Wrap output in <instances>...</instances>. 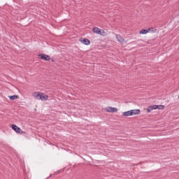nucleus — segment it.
<instances>
[{"instance_id":"1","label":"nucleus","mask_w":179,"mask_h":179,"mask_svg":"<svg viewBox=\"0 0 179 179\" xmlns=\"http://www.w3.org/2000/svg\"><path fill=\"white\" fill-rule=\"evenodd\" d=\"M105 110L106 113H117L118 111L117 108H113L111 106H108Z\"/></svg>"},{"instance_id":"2","label":"nucleus","mask_w":179,"mask_h":179,"mask_svg":"<svg viewBox=\"0 0 179 179\" xmlns=\"http://www.w3.org/2000/svg\"><path fill=\"white\" fill-rule=\"evenodd\" d=\"M38 57H40V58L43 61H50L51 59V57L45 54L38 55Z\"/></svg>"},{"instance_id":"3","label":"nucleus","mask_w":179,"mask_h":179,"mask_svg":"<svg viewBox=\"0 0 179 179\" xmlns=\"http://www.w3.org/2000/svg\"><path fill=\"white\" fill-rule=\"evenodd\" d=\"M93 33H95L96 34H99L100 36H103V32H101V29L99 27H94L92 29Z\"/></svg>"},{"instance_id":"4","label":"nucleus","mask_w":179,"mask_h":179,"mask_svg":"<svg viewBox=\"0 0 179 179\" xmlns=\"http://www.w3.org/2000/svg\"><path fill=\"white\" fill-rule=\"evenodd\" d=\"M116 38L119 43H121V44H124L125 43V39L121 36L120 34H116Z\"/></svg>"},{"instance_id":"5","label":"nucleus","mask_w":179,"mask_h":179,"mask_svg":"<svg viewBox=\"0 0 179 179\" xmlns=\"http://www.w3.org/2000/svg\"><path fill=\"white\" fill-rule=\"evenodd\" d=\"M33 97L36 99V100H40L41 96V92H35L32 94Z\"/></svg>"},{"instance_id":"6","label":"nucleus","mask_w":179,"mask_h":179,"mask_svg":"<svg viewBox=\"0 0 179 179\" xmlns=\"http://www.w3.org/2000/svg\"><path fill=\"white\" fill-rule=\"evenodd\" d=\"M40 100H42V101H45L46 100H48V95H46L45 94L41 92V98Z\"/></svg>"},{"instance_id":"7","label":"nucleus","mask_w":179,"mask_h":179,"mask_svg":"<svg viewBox=\"0 0 179 179\" xmlns=\"http://www.w3.org/2000/svg\"><path fill=\"white\" fill-rule=\"evenodd\" d=\"M80 41L83 44H85V45H90V41L87 38L80 39Z\"/></svg>"},{"instance_id":"8","label":"nucleus","mask_w":179,"mask_h":179,"mask_svg":"<svg viewBox=\"0 0 179 179\" xmlns=\"http://www.w3.org/2000/svg\"><path fill=\"white\" fill-rule=\"evenodd\" d=\"M131 115H138L141 114V110L139 109L131 110Z\"/></svg>"},{"instance_id":"9","label":"nucleus","mask_w":179,"mask_h":179,"mask_svg":"<svg viewBox=\"0 0 179 179\" xmlns=\"http://www.w3.org/2000/svg\"><path fill=\"white\" fill-rule=\"evenodd\" d=\"M12 129H13V131H15V132H16L17 134V132H19V131H20V128L16 124H12Z\"/></svg>"},{"instance_id":"10","label":"nucleus","mask_w":179,"mask_h":179,"mask_svg":"<svg viewBox=\"0 0 179 179\" xmlns=\"http://www.w3.org/2000/svg\"><path fill=\"white\" fill-rule=\"evenodd\" d=\"M122 115H123V117H130L132 115H131V110H128V111L122 113Z\"/></svg>"},{"instance_id":"11","label":"nucleus","mask_w":179,"mask_h":179,"mask_svg":"<svg viewBox=\"0 0 179 179\" xmlns=\"http://www.w3.org/2000/svg\"><path fill=\"white\" fill-rule=\"evenodd\" d=\"M154 107H155V110H163L164 108L163 105H154Z\"/></svg>"},{"instance_id":"12","label":"nucleus","mask_w":179,"mask_h":179,"mask_svg":"<svg viewBox=\"0 0 179 179\" xmlns=\"http://www.w3.org/2000/svg\"><path fill=\"white\" fill-rule=\"evenodd\" d=\"M153 110H156L155 106H149L147 108V113H150V111H153Z\"/></svg>"},{"instance_id":"13","label":"nucleus","mask_w":179,"mask_h":179,"mask_svg":"<svg viewBox=\"0 0 179 179\" xmlns=\"http://www.w3.org/2000/svg\"><path fill=\"white\" fill-rule=\"evenodd\" d=\"M149 33L148 29H142L140 31V34H148Z\"/></svg>"},{"instance_id":"14","label":"nucleus","mask_w":179,"mask_h":179,"mask_svg":"<svg viewBox=\"0 0 179 179\" xmlns=\"http://www.w3.org/2000/svg\"><path fill=\"white\" fill-rule=\"evenodd\" d=\"M148 33H149V31H150V33H156V31H157V29H155V28H150V29H148Z\"/></svg>"},{"instance_id":"15","label":"nucleus","mask_w":179,"mask_h":179,"mask_svg":"<svg viewBox=\"0 0 179 179\" xmlns=\"http://www.w3.org/2000/svg\"><path fill=\"white\" fill-rule=\"evenodd\" d=\"M8 97L10 100H16V99H17V95L9 96Z\"/></svg>"},{"instance_id":"16","label":"nucleus","mask_w":179,"mask_h":179,"mask_svg":"<svg viewBox=\"0 0 179 179\" xmlns=\"http://www.w3.org/2000/svg\"><path fill=\"white\" fill-rule=\"evenodd\" d=\"M17 134H20V135H23L24 134H26V131H22V129H20V130L18 131V132Z\"/></svg>"},{"instance_id":"17","label":"nucleus","mask_w":179,"mask_h":179,"mask_svg":"<svg viewBox=\"0 0 179 179\" xmlns=\"http://www.w3.org/2000/svg\"><path fill=\"white\" fill-rule=\"evenodd\" d=\"M178 99H179V95H178Z\"/></svg>"}]
</instances>
